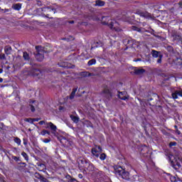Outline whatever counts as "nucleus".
Returning a JSON list of instances; mask_svg holds the SVG:
<instances>
[{
  "label": "nucleus",
  "instance_id": "nucleus-1",
  "mask_svg": "<svg viewBox=\"0 0 182 182\" xmlns=\"http://www.w3.org/2000/svg\"><path fill=\"white\" fill-rule=\"evenodd\" d=\"M171 165L176 171H180L182 168V158L176 157L174 156H169Z\"/></svg>",
  "mask_w": 182,
  "mask_h": 182
},
{
  "label": "nucleus",
  "instance_id": "nucleus-2",
  "mask_svg": "<svg viewBox=\"0 0 182 182\" xmlns=\"http://www.w3.org/2000/svg\"><path fill=\"white\" fill-rule=\"evenodd\" d=\"M114 168L115 174H117V176H119V177H122L123 180H127V181L130 180V173H129V171L123 169L122 166H115Z\"/></svg>",
  "mask_w": 182,
  "mask_h": 182
},
{
  "label": "nucleus",
  "instance_id": "nucleus-3",
  "mask_svg": "<svg viewBox=\"0 0 182 182\" xmlns=\"http://www.w3.org/2000/svg\"><path fill=\"white\" fill-rule=\"evenodd\" d=\"M30 65L32 66V68L30 70V75L33 76V77H38V79H41V77L43 76V72L38 68H34V66H38V64L30 60Z\"/></svg>",
  "mask_w": 182,
  "mask_h": 182
},
{
  "label": "nucleus",
  "instance_id": "nucleus-4",
  "mask_svg": "<svg viewBox=\"0 0 182 182\" xmlns=\"http://www.w3.org/2000/svg\"><path fill=\"white\" fill-rule=\"evenodd\" d=\"M100 95L102 96V97H105V99H107V100H110V99H112V97H113L112 89L107 85H102V90L101 91Z\"/></svg>",
  "mask_w": 182,
  "mask_h": 182
},
{
  "label": "nucleus",
  "instance_id": "nucleus-5",
  "mask_svg": "<svg viewBox=\"0 0 182 182\" xmlns=\"http://www.w3.org/2000/svg\"><path fill=\"white\" fill-rule=\"evenodd\" d=\"M43 18H48V19H53V17L49 16L56 14V9L50 6L43 7Z\"/></svg>",
  "mask_w": 182,
  "mask_h": 182
},
{
  "label": "nucleus",
  "instance_id": "nucleus-6",
  "mask_svg": "<svg viewBox=\"0 0 182 182\" xmlns=\"http://www.w3.org/2000/svg\"><path fill=\"white\" fill-rule=\"evenodd\" d=\"M45 129H50L51 134H53L55 136H58V133L56 132V130H58V127L56 125L53 124L52 122H46V127Z\"/></svg>",
  "mask_w": 182,
  "mask_h": 182
},
{
  "label": "nucleus",
  "instance_id": "nucleus-7",
  "mask_svg": "<svg viewBox=\"0 0 182 182\" xmlns=\"http://www.w3.org/2000/svg\"><path fill=\"white\" fill-rule=\"evenodd\" d=\"M151 55H152L153 58H158L156 60L157 63H161V60L163 59V54H161V52L157 51L155 50H152Z\"/></svg>",
  "mask_w": 182,
  "mask_h": 182
},
{
  "label": "nucleus",
  "instance_id": "nucleus-8",
  "mask_svg": "<svg viewBox=\"0 0 182 182\" xmlns=\"http://www.w3.org/2000/svg\"><path fill=\"white\" fill-rule=\"evenodd\" d=\"M57 139L59 140L60 143H61L62 146L63 147H65V149H68L69 147V140L66 139L65 136H58L57 134Z\"/></svg>",
  "mask_w": 182,
  "mask_h": 182
},
{
  "label": "nucleus",
  "instance_id": "nucleus-9",
  "mask_svg": "<svg viewBox=\"0 0 182 182\" xmlns=\"http://www.w3.org/2000/svg\"><path fill=\"white\" fill-rule=\"evenodd\" d=\"M102 147L97 145H95V146L91 149L92 154L95 156L97 158L100 156V154L102 153Z\"/></svg>",
  "mask_w": 182,
  "mask_h": 182
},
{
  "label": "nucleus",
  "instance_id": "nucleus-10",
  "mask_svg": "<svg viewBox=\"0 0 182 182\" xmlns=\"http://www.w3.org/2000/svg\"><path fill=\"white\" fill-rule=\"evenodd\" d=\"M171 36L173 38V41L176 42H180L182 39L181 36L176 31H172Z\"/></svg>",
  "mask_w": 182,
  "mask_h": 182
},
{
  "label": "nucleus",
  "instance_id": "nucleus-11",
  "mask_svg": "<svg viewBox=\"0 0 182 182\" xmlns=\"http://www.w3.org/2000/svg\"><path fill=\"white\" fill-rule=\"evenodd\" d=\"M36 53H50V50H46L45 47H42V46H36Z\"/></svg>",
  "mask_w": 182,
  "mask_h": 182
},
{
  "label": "nucleus",
  "instance_id": "nucleus-12",
  "mask_svg": "<svg viewBox=\"0 0 182 182\" xmlns=\"http://www.w3.org/2000/svg\"><path fill=\"white\" fill-rule=\"evenodd\" d=\"M85 167H87V170H88V171H93V170H95V166L93 165V164L90 163V161H89V160L87 159H84Z\"/></svg>",
  "mask_w": 182,
  "mask_h": 182
},
{
  "label": "nucleus",
  "instance_id": "nucleus-13",
  "mask_svg": "<svg viewBox=\"0 0 182 182\" xmlns=\"http://www.w3.org/2000/svg\"><path fill=\"white\" fill-rule=\"evenodd\" d=\"M118 97L121 99V100H129V97H127V92H119L118 91Z\"/></svg>",
  "mask_w": 182,
  "mask_h": 182
},
{
  "label": "nucleus",
  "instance_id": "nucleus-14",
  "mask_svg": "<svg viewBox=\"0 0 182 182\" xmlns=\"http://www.w3.org/2000/svg\"><path fill=\"white\" fill-rule=\"evenodd\" d=\"M27 164L25 162L20 161L18 164L16 165V168L18 170V171H23L25 170V167H26Z\"/></svg>",
  "mask_w": 182,
  "mask_h": 182
},
{
  "label": "nucleus",
  "instance_id": "nucleus-15",
  "mask_svg": "<svg viewBox=\"0 0 182 182\" xmlns=\"http://www.w3.org/2000/svg\"><path fill=\"white\" fill-rule=\"evenodd\" d=\"M34 15L36 16H43V8H38L33 11Z\"/></svg>",
  "mask_w": 182,
  "mask_h": 182
},
{
  "label": "nucleus",
  "instance_id": "nucleus-16",
  "mask_svg": "<svg viewBox=\"0 0 182 182\" xmlns=\"http://www.w3.org/2000/svg\"><path fill=\"white\" fill-rule=\"evenodd\" d=\"M171 96L173 99H178V96L182 97V90H175L174 92H172Z\"/></svg>",
  "mask_w": 182,
  "mask_h": 182
},
{
  "label": "nucleus",
  "instance_id": "nucleus-17",
  "mask_svg": "<svg viewBox=\"0 0 182 182\" xmlns=\"http://www.w3.org/2000/svg\"><path fill=\"white\" fill-rule=\"evenodd\" d=\"M34 55L38 62H42L45 59V53H34Z\"/></svg>",
  "mask_w": 182,
  "mask_h": 182
},
{
  "label": "nucleus",
  "instance_id": "nucleus-18",
  "mask_svg": "<svg viewBox=\"0 0 182 182\" xmlns=\"http://www.w3.org/2000/svg\"><path fill=\"white\" fill-rule=\"evenodd\" d=\"M1 151H3V153L5 154V155L6 156L7 159H9L11 164H12V163L14 162V160H12V159H11V155H8V154H9V151L6 150V149H2Z\"/></svg>",
  "mask_w": 182,
  "mask_h": 182
},
{
  "label": "nucleus",
  "instance_id": "nucleus-19",
  "mask_svg": "<svg viewBox=\"0 0 182 182\" xmlns=\"http://www.w3.org/2000/svg\"><path fill=\"white\" fill-rule=\"evenodd\" d=\"M9 156H10L11 160H14V161H16V163H17V164H18V163H21V161H22V160H21V157H19V156H16L11 154H9Z\"/></svg>",
  "mask_w": 182,
  "mask_h": 182
},
{
  "label": "nucleus",
  "instance_id": "nucleus-20",
  "mask_svg": "<svg viewBox=\"0 0 182 182\" xmlns=\"http://www.w3.org/2000/svg\"><path fill=\"white\" fill-rule=\"evenodd\" d=\"M22 8V4H14L12 5V9H14L15 11H21Z\"/></svg>",
  "mask_w": 182,
  "mask_h": 182
},
{
  "label": "nucleus",
  "instance_id": "nucleus-21",
  "mask_svg": "<svg viewBox=\"0 0 182 182\" xmlns=\"http://www.w3.org/2000/svg\"><path fill=\"white\" fill-rule=\"evenodd\" d=\"M4 52L6 55H11L12 53V47L11 46H6L4 47Z\"/></svg>",
  "mask_w": 182,
  "mask_h": 182
},
{
  "label": "nucleus",
  "instance_id": "nucleus-22",
  "mask_svg": "<svg viewBox=\"0 0 182 182\" xmlns=\"http://www.w3.org/2000/svg\"><path fill=\"white\" fill-rule=\"evenodd\" d=\"M139 15L143 18H150V14L147 11H139Z\"/></svg>",
  "mask_w": 182,
  "mask_h": 182
},
{
  "label": "nucleus",
  "instance_id": "nucleus-23",
  "mask_svg": "<svg viewBox=\"0 0 182 182\" xmlns=\"http://www.w3.org/2000/svg\"><path fill=\"white\" fill-rule=\"evenodd\" d=\"M146 72V70L141 68V69H135L134 73L135 75H143Z\"/></svg>",
  "mask_w": 182,
  "mask_h": 182
},
{
  "label": "nucleus",
  "instance_id": "nucleus-24",
  "mask_svg": "<svg viewBox=\"0 0 182 182\" xmlns=\"http://www.w3.org/2000/svg\"><path fill=\"white\" fill-rule=\"evenodd\" d=\"M106 3L102 0H96L95 1V6H105Z\"/></svg>",
  "mask_w": 182,
  "mask_h": 182
},
{
  "label": "nucleus",
  "instance_id": "nucleus-25",
  "mask_svg": "<svg viewBox=\"0 0 182 182\" xmlns=\"http://www.w3.org/2000/svg\"><path fill=\"white\" fill-rule=\"evenodd\" d=\"M23 58L24 60H28V62H29V60H31V57H29V54L26 51L23 52Z\"/></svg>",
  "mask_w": 182,
  "mask_h": 182
},
{
  "label": "nucleus",
  "instance_id": "nucleus-26",
  "mask_svg": "<svg viewBox=\"0 0 182 182\" xmlns=\"http://www.w3.org/2000/svg\"><path fill=\"white\" fill-rule=\"evenodd\" d=\"M109 28H112L113 31H116V32H117L119 31V28L114 27V22H113V21L110 22Z\"/></svg>",
  "mask_w": 182,
  "mask_h": 182
},
{
  "label": "nucleus",
  "instance_id": "nucleus-27",
  "mask_svg": "<svg viewBox=\"0 0 182 182\" xmlns=\"http://www.w3.org/2000/svg\"><path fill=\"white\" fill-rule=\"evenodd\" d=\"M76 92H77V88H73V92L70 95V99H74L75 95H76Z\"/></svg>",
  "mask_w": 182,
  "mask_h": 182
},
{
  "label": "nucleus",
  "instance_id": "nucleus-28",
  "mask_svg": "<svg viewBox=\"0 0 182 182\" xmlns=\"http://www.w3.org/2000/svg\"><path fill=\"white\" fill-rule=\"evenodd\" d=\"M70 119L74 122V123H77L79 122V117L75 115H70Z\"/></svg>",
  "mask_w": 182,
  "mask_h": 182
},
{
  "label": "nucleus",
  "instance_id": "nucleus-29",
  "mask_svg": "<svg viewBox=\"0 0 182 182\" xmlns=\"http://www.w3.org/2000/svg\"><path fill=\"white\" fill-rule=\"evenodd\" d=\"M165 48L166 49V50H168V52H170V53L174 51V48L171 46L166 45L165 46Z\"/></svg>",
  "mask_w": 182,
  "mask_h": 182
},
{
  "label": "nucleus",
  "instance_id": "nucleus-30",
  "mask_svg": "<svg viewBox=\"0 0 182 182\" xmlns=\"http://www.w3.org/2000/svg\"><path fill=\"white\" fill-rule=\"evenodd\" d=\"M107 19H109V16L102 17V25H109V22L106 21Z\"/></svg>",
  "mask_w": 182,
  "mask_h": 182
},
{
  "label": "nucleus",
  "instance_id": "nucleus-31",
  "mask_svg": "<svg viewBox=\"0 0 182 182\" xmlns=\"http://www.w3.org/2000/svg\"><path fill=\"white\" fill-rule=\"evenodd\" d=\"M88 66H92V65H96V59L92 58L87 63Z\"/></svg>",
  "mask_w": 182,
  "mask_h": 182
},
{
  "label": "nucleus",
  "instance_id": "nucleus-32",
  "mask_svg": "<svg viewBox=\"0 0 182 182\" xmlns=\"http://www.w3.org/2000/svg\"><path fill=\"white\" fill-rule=\"evenodd\" d=\"M148 150H147V146H144L141 148V149L140 150V153L141 154H146V153H147Z\"/></svg>",
  "mask_w": 182,
  "mask_h": 182
},
{
  "label": "nucleus",
  "instance_id": "nucleus-33",
  "mask_svg": "<svg viewBox=\"0 0 182 182\" xmlns=\"http://www.w3.org/2000/svg\"><path fill=\"white\" fill-rule=\"evenodd\" d=\"M21 156L24 157L26 161H29V156H28V154H26L25 151L21 152Z\"/></svg>",
  "mask_w": 182,
  "mask_h": 182
},
{
  "label": "nucleus",
  "instance_id": "nucleus-34",
  "mask_svg": "<svg viewBox=\"0 0 182 182\" xmlns=\"http://www.w3.org/2000/svg\"><path fill=\"white\" fill-rule=\"evenodd\" d=\"M174 129H175V134H178V136H180V134H181V132L178 130V127H177V125H174Z\"/></svg>",
  "mask_w": 182,
  "mask_h": 182
},
{
  "label": "nucleus",
  "instance_id": "nucleus-35",
  "mask_svg": "<svg viewBox=\"0 0 182 182\" xmlns=\"http://www.w3.org/2000/svg\"><path fill=\"white\" fill-rule=\"evenodd\" d=\"M14 141L18 144V146H21V139L18 137L14 138Z\"/></svg>",
  "mask_w": 182,
  "mask_h": 182
},
{
  "label": "nucleus",
  "instance_id": "nucleus-36",
  "mask_svg": "<svg viewBox=\"0 0 182 182\" xmlns=\"http://www.w3.org/2000/svg\"><path fill=\"white\" fill-rule=\"evenodd\" d=\"M106 157H107V156H106V154H105V153L101 154L100 156V160H105Z\"/></svg>",
  "mask_w": 182,
  "mask_h": 182
},
{
  "label": "nucleus",
  "instance_id": "nucleus-37",
  "mask_svg": "<svg viewBox=\"0 0 182 182\" xmlns=\"http://www.w3.org/2000/svg\"><path fill=\"white\" fill-rule=\"evenodd\" d=\"M61 68H69V64L67 63H63L61 65H60Z\"/></svg>",
  "mask_w": 182,
  "mask_h": 182
},
{
  "label": "nucleus",
  "instance_id": "nucleus-38",
  "mask_svg": "<svg viewBox=\"0 0 182 182\" xmlns=\"http://www.w3.org/2000/svg\"><path fill=\"white\" fill-rule=\"evenodd\" d=\"M25 122H28V123H31V124H33V120L32 118H27L25 119Z\"/></svg>",
  "mask_w": 182,
  "mask_h": 182
},
{
  "label": "nucleus",
  "instance_id": "nucleus-39",
  "mask_svg": "<svg viewBox=\"0 0 182 182\" xmlns=\"http://www.w3.org/2000/svg\"><path fill=\"white\" fill-rule=\"evenodd\" d=\"M36 4L38 5V6H43V4L42 3V1H40V0H36Z\"/></svg>",
  "mask_w": 182,
  "mask_h": 182
},
{
  "label": "nucleus",
  "instance_id": "nucleus-40",
  "mask_svg": "<svg viewBox=\"0 0 182 182\" xmlns=\"http://www.w3.org/2000/svg\"><path fill=\"white\" fill-rule=\"evenodd\" d=\"M132 29H133V31H136V32H141V29H140V28L136 27V26H132Z\"/></svg>",
  "mask_w": 182,
  "mask_h": 182
},
{
  "label": "nucleus",
  "instance_id": "nucleus-41",
  "mask_svg": "<svg viewBox=\"0 0 182 182\" xmlns=\"http://www.w3.org/2000/svg\"><path fill=\"white\" fill-rule=\"evenodd\" d=\"M170 180L171 182H177V178L176 176H171Z\"/></svg>",
  "mask_w": 182,
  "mask_h": 182
},
{
  "label": "nucleus",
  "instance_id": "nucleus-42",
  "mask_svg": "<svg viewBox=\"0 0 182 182\" xmlns=\"http://www.w3.org/2000/svg\"><path fill=\"white\" fill-rule=\"evenodd\" d=\"M50 137H48V139H43V143H50Z\"/></svg>",
  "mask_w": 182,
  "mask_h": 182
},
{
  "label": "nucleus",
  "instance_id": "nucleus-43",
  "mask_svg": "<svg viewBox=\"0 0 182 182\" xmlns=\"http://www.w3.org/2000/svg\"><path fill=\"white\" fill-rule=\"evenodd\" d=\"M40 134H41V136H46V129H43Z\"/></svg>",
  "mask_w": 182,
  "mask_h": 182
},
{
  "label": "nucleus",
  "instance_id": "nucleus-44",
  "mask_svg": "<svg viewBox=\"0 0 182 182\" xmlns=\"http://www.w3.org/2000/svg\"><path fill=\"white\" fill-rule=\"evenodd\" d=\"M30 109H31V111L33 113L35 112V107L33 105H30Z\"/></svg>",
  "mask_w": 182,
  "mask_h": 182
},
{
  "label": "nucleus",
  "instance_id": "nucleus-45",
  "mask_svg": "<svg viewBox=\"0 0 182 182\" xmlns=\"http://www.w3.org/2000/svg\"><path fill=\"white\" fill-rule=\"evenodd\" d=\"M176 145H177V142H175V141L170 142L169 144L170 147H173V146H176Z\"/></svg>",
  "mask_w": 182,
  "mask_h": 182
},
{
  "label": "nucleus",
  "instance_id": "nucleus-46",
  "mask_svg": "<svg viewBox=\"0 0 182 182\" xmlns=\"http://www.w3.org/2000/svg\"><path fill=\"white\" fill-rule=\"evenodd\" d=\"M46 124V122H45V121H40L38 122V124H40V126H42V125Z\"/></svg>",
  "mask_w": 182,
  "mask_h": 182
},
{
  "label": "nucleus",
  "instance_id": "nucleus-47",
  "mask_svg": "<svg viewBox=\"0 0 182 182\" xmlns=\"http://www.w3.org/2000/svg\"><path fill=\"white\" fill-rule=\"evenodd\" d=\"M0 59H6V58L5 57V54L0 55Z\"/></svg>",
  "mask_w": 182,
  "mask_h": 182
},
{
  "label": "nucleus",
  "instance_id": "nucleus-48",
  "mask_svg": "<svg viewBox=\"0 0 182 182\" xmlns=\"http://www.w3.org/2000/svg\"><path fill=\"white\" fill-rule=\"evenodd\" d=\"M46 134L50 136V134H52V132H50V131L46 129Z\"/></svg>",
  "mask_w": 182,
  "mask_h": 182
},
{
  "label": "nucleus",
  "instance_id": "nucleus-49",
  "mask_svg": "<svg viewBox=\"0 0 182 182\" xmlns=\"http://www.w3.org/2000/svg\"><path fill=\"white\" fill-rule=\"evenodd\" d=\"M70 182H79V181H77V180H76V179L71 178V179L70 180Z\"/></svg>",
  "mask_w": 182,
  "mask_h": 182
},
{
  "label": "nucleus",
  "instance_id": "nucleus-50",
  "mask_svg": "<svg viewBox=\"0 0 182 182\" xmlns=\"http://www.w3.org/2000/svg\"><path fill=\"white\" fill-rule=\"evenodd\" d=\"M33 122H39V119L38 118H34L33 119Z\"/></svg>",
  "mask_w": 182,
  "mask_h": 182
},
{
  "label": "nucleus",
  "instance_id": "nucleus-51",
  "mask_svg": "<svg viewBox=\"0 0 182 182\" xmlns=\"http://www.w3.org/2000/svg\"><path fill=\"white\" fill-rule=\"evenodd\" d=\"M78 177H79L80 178H83V175H82V173H80V174L78 175Z\"/></svg>",
  "mask_w": 182,
  "mask_h": 182
},
{
  "label": "nucleus",
  "instance_id": "nucleus-52",
  "mask_svg": "<svg viewBox=\"0 0 182 182\" xmlns=\"http://www.w3.org/2000/svg\"><path fill=\"white\" fill-rule=\"evenodd\" d=\"M36 23H38V25H41V23H43V22L36 21Z\"/></svg>",
  "mask_w": 182,
  "mask_h": 182
},
{
  "label": "nucleus",
  "instance_id": "nucleus-53",
  "mask_svg": "<svg viewBox=\"0 0 182 182\" xmlns=\"http://www.w3.org/2000/svg\"><path fill=\"white\" fill-rule=\"evenodd\" d=\"M63 41H69V38H62Z\"/></svg>",
  "mask_w": 182,
  "mask_h": 182
},
{
  "label": "nucleus",
  "instance_id": "nucleus-54",
  "mask_svg": "<svg viewBox=\"0 0 182 182\" xmlns=\"http://www.w3.org/2000/svg\"><path fill=\"white\" fill-rule=\"evenodd\" d=\"M69 39H70V41H73L74 38H73V37L70 36Z\"/></svg>",
  "mask_w": 182,
  "mask_h": 182
},
{
  "label": "nucleus",
  "instance_id": "nucleus-55",
  "mask_svg": "<svg viewBox=\"0 0 182 182\" xmlns=\"http://www.w3.org/2000/svg\"><path fill=\"white\" fill-rule=\"evenodd\" d=\"M2 82H4V79L0 77V83H2Z\"/></svg>",
  "mask_w": 182,
  "mask_h": 182
},
{
  "label": "nucleus",
  "instance_id": "nucleus-56",
  "mask_svg": "<svg viewBox=\"0 0 182 182\" xmlns=\"http://www.w3.org/2000/svg\"><path fill=\"white\" fill-rule=\"evenodd\" d=\"M2 72H4V69L0 68V73H2Z\"/></svg>",
  "mask_w": 182,
  "mask_h": 182
},
{
  "label": "nucleus",
  "instance_id": "nucleus-57",
  "mask_svg": "<svg viewBox=\"0 0 182 182\" xmlns=\"http://www.w3.org/2000/svg\"><path fill=\"white\" fill-rule=\"evenodd\" d=\"M138 60H141V59L138 58V59H136V60H134V62H137Z\"/></svg>",
  "mask_w": 182,
  "mask_h": 182
},
{
  "label": "nucleus",
  "instance_id": "nucleus-58",
  "mask_svg": "<svg viewBox=\"0 0 182 182\" xmlns=\"http://www.w3.org/2000/svg\"><path fill=\"white\" fill-rule=\"evenodd\" d=\"M65 123H66L67 126H69V122L68 121H65Z\"/></svg>",
  "mask_w": 182,
  "mask_h": 182
},
{
  "label": "nucleus",
  "instance_id": "nucleus-59",
  "mask_svg": "<svg viewBox=\"0 0 182 182\" xmlns=\"http://www.w3.org/2000/svg\"><path fill=\"white\" fill-rule=\"evenodd\" d=\"M69 23H74V21H70Z\"/></svg>",
  "mask_w": 182,
  "mask_h": 182
},
{
  "label": "nucleus",
  "instance_id": "nucleus-60",
  "mask_svg": "<svg viewBox=\"0 0 182 182\" xmlns=\"http://www.w3.org/2000/svg\"><path fill=\"white\" fill-rule=\"evenodd\" d=\"M70 68H72V69H73V68H75V65H73L72 67L71 66H69V68L70 69Z\"/></svg>",
  "mask_w": 182,
  "mask_h": 182
},
{
  "label": "nucleus",
  "instance_id": "nucleus-61",
  "mask_svg": "<svg viewBox=\"0 0 182 182\" xmlns=\"http://www.w3.org/2000/svg\"><path fill=\"white\" fill-rule=\"evenodd\" d=\"M63 109V107H60V110H62Z\"/></svg>",
  "mask_w": 182,
  "mask_h": 182
},
{
  "label": "nucleus",
  "instance_id": "nucleus-62",
  "mask_svg": "<svg viewBox=\"0 0 182 182\" xmlns=\"http://www.w3.org/2000/svg\"><path fill=\"white\" fill-rule=\"evenodd\" d=\"M34 181H35V182H39V181H38L37 179H34Z\"/></svg>",
  "mask_w": 182,
  "mask_h": 182
},
{
  "label": "nucleus",
  "instance_id": "nucleus-63",
  "mask_svg": "<svg viewBox=\"0 0 182 182\" xmlns=\"http://www.w3.org/2000/svg\"><path fill=\"white\" fill-rule=\"evenodd\" d=\"M130 42H131L130 40H128V43H130Z\"/></svg>",
  "mask_w": 182,
  "mask_h": 182
},
{
  "label": "nucleus",
  "instance_id": "nucleus-64",
  "mask_svg": "<svg viewBox=\"0 0 182 182\" xmlns=\"http://www.w3.org/2000/svg\"><path fill=\"white\" fill-rule=\"evenodd\" d=\"M24 144H26V142H24Z\"/></svg>",
  "mask_w": 182,
  "mask_h": 182
}]
</instances>
